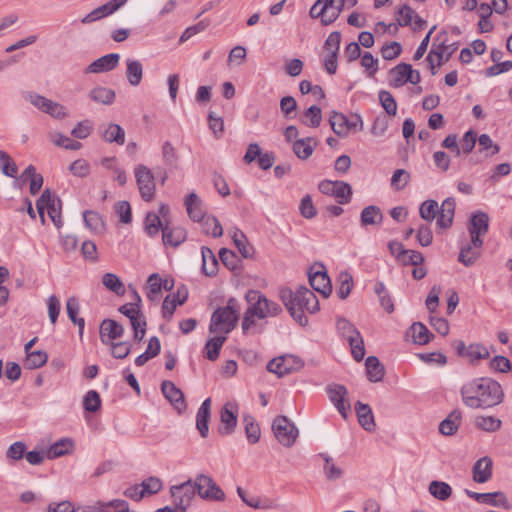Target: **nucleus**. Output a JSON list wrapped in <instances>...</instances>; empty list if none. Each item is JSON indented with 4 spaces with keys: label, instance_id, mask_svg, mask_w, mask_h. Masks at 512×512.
Listing matches in <instances>:
<instances>
[{
    "label": "nucleus",
    "instance_id": "nucleus-1",
    "mask_svg": "<svg viewBox=\"0 0 512 512\" xmlns=\"http://www.w3.org/2000/svg\"><path fill=\"white\" fill-rule=\"evenodd\" d=\"M463 403L472 409H487L499 405L504 398L501 385L488 377L477 378L461 388Z\"/></svg>",
    "mask_w": 512,
    "mask_h": 512
},
{
    "label": "nucleus",
    "instance_id": "nucleus-2",
    "mask_svg": "<svg viewBox=\"0 0 512 512\" xmlns=\"http://www.w3.org/2000/svg\"><path fill=\"white\" fill-rule=\"evenodd\" d=\"M280 298L292 318L301 326L308 324L305 311L315 313L319 310L317 296L306 287H299L296 291L287 287L281 288Z\"/></svg>",
    "mask_w": 512,
    "mask_h": 512
},
{
    "label": "nucleus",
    "instance_id": "nucleus-3",
    "mask_svg": "<svg viewBox=\"0 0 512 512\" xmlns=\"http://www.w3.org/2000/svg\"><path fill=\"white\" fill-rule=\"evenodd\" d=\"M456 202L454 198H446L441 206L432 199L423 201L419 207L420 217L429 223L436 219L437 227L448 229L451 227L455 214Z\"/></svg>",
    "mask_w": 512,
    "mask_h": 512
},
{
    "label": "nucleus",
    "instance_id": "nucleus-4",
    "mask_svg": "<svg viewBox=\"0 0 512 512\" xmlns=\"http://www.w3.org/2000/svg\"><path fill=\"white\" fill-rule=\"evenodd\" d=\"M239 319V304L235 298H229L226 305L218 307L211 315L209 332L225 336L235 328Z\"/></svg>",
    "mask_w": 512,
    "mask_h": 512
},
{
    "label": "nucleus",
    "instance_id": "nucleus-5",
    "mask_svg": "<svg viewBox=\"0 0 512 512\" xmlns=\"http://www.w3.org/2000/svg\"><path fill=\"white\" fill-rule=\"evenodd\" d=\"M345 5V0H317L310 8L309 16L320 19L324 26L335 22L340 16Z\"/></svg>",
    "mask_w": 512,
    "mask_h": 512
},
{
    "label": "nucleus",
    "instance_id": "nucleus-6",
    "mask_svg": "<svg viewBox=\"0 0 512 512\" xmlns=\"http://www.w3.org/2000/svg\"><path fill=\"white\" fill-rule=\"evenodd\" d=\"M249 304V313L255 314L259 319L277 316L282 308L273 301L268 300L265 295L256 290H249L246 294Z\"/></svg>",
    "mask_w": 512,
    "mask_h": 512
},
{
    "label": "nucleus",
    "instance_id": "nucleus-7",
    "mask_svg": "<svg viewBox=\"0 0 512 512\" xmlns=\"http://www.w3.org/2000/svg\"><path fill=\"white\" fill-rule=\"evenodd\" d=\"M337 330L348 341L353 358L361 361L365 356V347L360 332L345 318L337 320Z\"/></svg>",
    "mask_w": 512,
    "mask_h": 512
},
{
    "label": "nucleus",
    "instance_id": "nucleus-8",
    "mask_svg": "<svg viewBox=\"0 0 512 512\" xmlns=\"http://www.w3.org/2000/svg\"><path fill=\"white\" fill-rule=\"evenodd\" d=\"M441 42L438 44V46L435 48L436 43L433 44V48L431 49L430 53L428 54L426 60L428 61L430 65L431 74L435 75L437 73L436 66H441L442 60L448 61L452 54L457 50L458 44L452 43L449 45L445 44V38H446V32H441L435 39V41H439L441 38Z\"/></svg>",
    "mask_w": 512,
    "mask_h": 512
},
{
    "label": "nucleus",
    "instance_id": "nucleus-9",
    "mask_svg": "<svg viewBox=\"0 0 512 512\" xmlns=\"http://www.w3.org/2000/svg\"><path fill=\"white\" fill-rule=\"evenodd\" d=\"M134 174L141 198L146 202L152 201L156 192L155 177L152 171L147 166L139 164L135 167Z\"/></svg>",
    "mask_w": 512,
    "mask_h": 512
},
{
    "label": "nucleus",
    "instance_id": "nucleus-10",
    "mask_svg": "<svg viewBox=\"0 0 512 512\" xmlns=\"http://www.w3.org/2000/svg\"><path fill=\"white\" fill-rule=\"evenodd\" d=\"M197 494L207 501H224L225 493L216 482L206 474H199L195 478Z\"/></svg>",
    "mask_w": 512,
    "mask_h": 512
},
{
    "label": "nucleus",
    "instance_id": "nucleus-11",
    "mask_svg": "<svg viewBox=\"0 0 512 512\" xmlns=\"http://www.w3.org/2000/svg\"><path fill=\"white\" fill-rule=\"evenodd\" d=\"M197 493V488L195 485V481L192 482L191 479L177 485H172L170 487V495L172 498V502L176 507H179L184 512L190 506L192 500L194 499Z\"/></svg>",
    "mask_w": 512,
    "mask_h": 512
},
{
    "label": "nucleus",
    "instance_id": "nucleus-12",
    "mask_svg": "<svg viewBox=\"0 0 512 512\" xmlns=\"http://www.w3.org/2000/svg\"><path fill=\"white\" fill-rule=\"evenodd\" d=\"M272 429L276 439L285 447H291L298 437L297 428L286 416L276 417Z\"/></svg>",
    "mask_w": 512,
    "mask_h": 512
},
{
    "label": "nucleus",
    "instance_id": "nucleus-13",
    "mask_svg": "<svg viewBox=\"0 0 512 512\" xmlns=\"http://www.w3.org/2000/svg\"><path fill=\"white\" fill-rule=\"evenodd\" d=\"M303 362L300 358L293 355H286L276 357L267 363V370L270 373L276 374L278 377L290 374L303 367Z\"/></svg>",
    "mask_w": 512,
    "mask_h": 512
},
{
    "label": "nucleus",
    "instance_id": "nucleus-14",
    "mask_svg": "<svg viewBox=\"0 0 512 512\" xmlns=\"http://www.w3.org/2000/svg\"><path fill=\"white\" fill-rule=\"evenodd\" d=\"M319 191L325 195L333 196L339 204H347L352 197L351 186L343 181L324 180L319 183Z\"/></svg>",
    "mask_w": 512,
    "mask_h": 512
},
{
    "label": "nucleus",
    "instance_id": "nucleus-15",
    "mask_svg": "<svg viewBox=\"0 0 512 512\" xmlns=\"http://www.w3.org/2000/svg\"><path fill=\"white\" fill-rule=\"evenodd\" d=\"M489 218L484 212H477L472 215L468 231L471 236L472 244L476 248H482L483 240L480 238L488 232Z\"/></svg>",
    "mask_w": 512,
    "mask_h": 512
},
{
    "label": "nucleus",
    "instance_id": "nucleus-16",
    "mask_svg": "<svg viewBox=\"0 0 512 512\" xmlns=\"http://www.w3.org/2000/svg\"><path fill=\"white\" fill-rule=\"evenodd\" d=\"M238 407L236 404L228 402L220 411V426L218 432L221 435H230L237 426Z\"/></svg>",
    "mask_w": 512,
    "mask_h": 512
},
{
    "label": "nucleus",
    "instance_id": "nucleus-17",
    "mask_svg": "<svg viewBox=\"0 0 512 512\" xmlns=\"http://www.w3.org/2000/svg\"><path fill=\"white\" fill-rule=\"evenodd\" d=\"M327 393L338 412L344 419H346L351 408L347 398L348 391L346 387L340 384H334L327 388Z\"/></svg>",
    "mask_w": 512,
    "mask_h": 512
},
{
    "label": "nucleus",
    "instance_id": "nucleus-18",
    "mask_svg": "<svg viewBox=\"0 0 512 512\" xmlns=\"http://www.w3.org/2000/svg\"><path fill=\"white\" fill-rule=\"evenodd\" d=\"M128 0H110L107 3L93 9L81 19V23L90 24L103 19L120 9Z\"/></svg>",
    "mask_w": 512,
    "mask_h": 512
},
{
    "label": "nucleus",
    "instance_id": "nucleus-19",
    "mask_svg": "<svg viewBox=\"0 0 512 512\" xmlns=\"http://www.w3.org/2000/svg\"><path fill=\"white\" fill-rule=\"evenodd\" d=\"M119 61L120 55L118 53L106 54L89 64L85 69V73L99 74L112 71L118 66Z\"/></svg>",
    "mask_w": 512,
    "mask_h": 512
},
{
    "label": "nucleus",
    "instance_id": "nucleus-20",
    "mask_svg": "<svg viewBox=\"0 0 512 512\" xmlns=\"http://www.w3.org/2000/svg\"><path fill=\"white\" fill-rule=\"evenodd\" d=\"M466 494L470 498H473L480 503H486L505 510L509 509L511 506L506 495L500 491L491 493H477L466 490Z\"/></svg>",
    "mask_w": 512,
    "mask_h": 512
},
{
    "label": "nucleus",
    "instance_id": "nucleus-21",
    "mask_svg": "<svg viewBox=\"0 0 512 512\" xmlns=\"http://www.w3.org/2000/svg\"><path fill=\"white\" fill-rule=\"evenodd\" d=\"M161 390L165 398L178 412H182L186 409L184 394L173 382L168 380L163 381L161 384Z\"/></svg>",
    "mask_w": 512,
    "mask_h": 512
},
{
    "label": "nucleus",
    "instance_id": "nucleus-22",
    "mask_svg": "<svg viewBox=\"0 0 512 512\" xmlns=\"http://www.w3.org/2000/svg\"><path fill=\"white\" fill-rule=\"evenodd\" d=\"M100 338L103 344L120 338L124 334V327L112 319H104L100 325Z\"/></svg>",
    "mask_w": 512,
    "mask_h": 512
},
{
    "label": "nucleus",
    "instance_id": "nucleus-23",
    "mask_svg": "<svg viewBox=\"0 0 512 512\" xmlns=\"http://www.w3.org/2000/svg\"><path fill=\"white\" fill-rule=\"evenodd\" d=\"M492 459L488 456L482 457L476 461L473 466V480L476 483H485L492 477Z\"/></svg>",
    "mask_w": 512,
    "mask_h": 512
},
{
    "label": "nucleus",
    "instance_id": "nucleus-24",
    "mask_svg": "<svg viewBox=\"0 0 512 512\" xmlns=\"http://www.w3.org/2000/svg\"><path fill=\"white\" fill-rule=\"evenodd\" d=\"M187 238V232L182 227H170L165 224L162 227V241L164 245L177 247L182 244Z\"/></svg>",
    "mask_w": 512,
    "mask_h": 512
},
{
    "label": "nucleus",
    "instance_id": "nucleus-25",
    "mask_svg": "<svg viewBox=\"0 0 512 512\" xmlns=\"http://www.w3.org/2000/svg\"><path fill=\"white\" fill-rule=\"evenodd\" d=\"M211 417V399L207 398L199 407L196 415V428L203 438H206L209 432V420Z\"/></svg>",
    "mask_w": 512,
    "mask_h": 512
},
{
    "label": "nucleus",
    "instance_id": "nucleus-26",
    "mask_svg": "<svg viewBox=\"0 0 512 512\" xmlns=\"http://www.w3.org/2000/svg\"><path fill=\"white\" fill-rule=\"evenodd\" d=\"M309 282L312 288L315 291L321 293L324 297H328L332 292L330 278L326 271H316L314 273H310Z\"/></svg>",
    "mask_w": 512,
    "mask_h": 512
},
{
    "label": "nucleus",
    "instance_id": "nucleus-27",
    "mask_svg": "<svg viewBox=\"0 0 512 512\" xmlns=\"http://www.w3.org/2000/svg\"><path fill=\"white\" fill-rule=\"evenodd\" d=\"M184 204L190 219L195 222H201L204 219L205 214L202 201L196 193H190L185 198Z\"/></svg>",
    "mask_w": 512,
    "mask_h": 512
},
{
    "label": "nucleus",
    "instance_id": "nucleus-28",
    "mask_svg": "<svg viewBox=\"0 0 512 512\" xmlns=\"http://www.w3.org/2000/svg\"><path fill=\"white\" fill-rule=\"evenodd\" d=\"M125 76L131 86H139L143 78V64L133 58L126 59Z\"/></svg>",
    "mask_w": 512,
    "mask_h": 512
},
{
    "label": "nucleus",
    "instance_id": "nucleus-29",
    "mask_svg": "<svg viewBox=\"0 0 512 512\" xmlns=\"http://www.w3.org/2000/svg\"><path fill=\"white\" fill-rule=\"evenodd\" d=\"M88 98L98 104L111 105L115 101L116 94L111 88L96 86L89 91Z\"/></svg>",
    "mask_w": 512,
    "mask_h": 512
},
{
    "label": "nucleus",
    "instance_id": "nucleus-30",
    "mask_svg": "<svg viewBox=\"0 0 512 512\" xmlns=\"http://www.w3.org/2000/svg\"><path fill=\"white\" fill-rule=\"evenodd\" d=\"M66 311L70 321L78 326L79 336L82 338L85 327V320L82 317H78L80 312V304L76 297L72 296L67 299Z\"/></svg>",
    "mask_w": 512,
    "mask_h": 512
},
{
    "label": "nucleus",
    "instance_id": "nucleus-31",
    "mask_svg": "<svg viewBox=\"0 0 512 512\" xmlns=\"http://www.w3.org/2000/svg\"><path fill=\"white\" fill-rule=\"evenodd\" d=\"M355 410L358 417L359 424L366 430L372 431L375 428L374 416L368 404L360 401L356 402Z\"/></svg>",
    "mask_w": 512,
    "mask_h": 512
},
{
    "label": "nucleus",
    "instance_id": "nucleus-32",
    "mask_svg": "<svg viewBox=\"0 0 512 512\" xmlns=\"http://www.w3.org/2000/svg\"><path fill=\"white\" fill-rule=\"evenodd\" d=\"M317 145V141L313 137H306L296 140L292 149L295 155L302 160L308 159Z\"/></svg>",
    "mask_w": 512,
    "mask_h": 512
},
{
    "label": "nucleus",
    "instance_id": "nucleus-33",
    "mask_svg": "<svg viewBox=\"0 0 512 512\" xmlns=\"http://www.w3.org/2000/svg\"><path fill=\"white\" fill-rule=\"evenodd\" d=\"M461 412L459 410L452 411L440 424L439 432L445 436L455 434L461 423Z\"/></svg>",
    "mask_w": 512,
    "mask_h": 512
},
{
    "label": "nucleus",
    "instance_id": "nucleus-34",
    "mask_svg": "<svg viewBox=\"0 0 512 512\" xmlns=\"http://www.w3.org/2000/svg\"><path fill=\"white\" fill-rule=\"evenodd\" d=\"M366 373L370 382H380L385 374L384 366L379 362L375 356L367 357L365 361Z\"/></svg>",
    "mask_w": 512,
    "mask_h": 512
},
{
    "label": "nucleus",
    "instance_id": "nucleus-35",
    "mask_svg": "<svg viewBox=\"0 0 512 512\" xmlns=\"http://www.w3.org/2000/svg\"><path fill=\"white\" fill-rule=\"evenodd\" d=\"M333 132L339 137H346L350 132L349 120L339 112L333 111L329 119Z\"/></svg>",
    "mask_w": 512,
    "mask_h": 512
},
{
    "label": "nucleus",
    "instance_id": "nucleus-36",
    "mask_svg": "<svg viewBox=\"0 0 512 512\" xmlns=\"http://www.w3.org/2000/svg\"><path fill=\"white\" fill-rule=\"evenodd\" d=\"M383 214L381 209L375 205L365 207L360 215V222L362 226L379 225L382 223Z\"/></svg>",
    "mask_w": 512,
    "mask_h": 512
},
{
    "label": "nucleus",
    "instance_id": "nucleus-37",
    "mask_svg": "<svg viewBox=\"0 0 512 512\" xmlns=\"http://www.w3.org/2000/svg\"><path fill=\"white\" fill-rule=\"evenodd\" d=\"M201 254H202V272L206 276H213L216 274L218 269V260L216 256L214 255L213 251L203 246L201 248Z\"/></svg>",
    "mask_w": 512,
    "mask_h": 512
},
{
    "label": "nucleus",
    "instance_id": "nucleus-38",
    "mask_svg": "<svg viewBox=\"0 0 512 512\" xmlns=\"http://www.w3.org/2000/svg\"><path fill=\"white\" fill-rule=\"evenodd\" d=\"M319 457L324 461L323 472L328 481H336L343 476V470L332 457L324 453L319 454Z\"/></svg>",
    "mask_w": 512,
    "mask_h": 512
},
{
    "label": "nucleus",
    "instance_id": "nucleus-39",
    "mask_svg": "<svg viewBox=\"0 0 512 512\" xmlns=\"http://www.w3.org/2000/svg\"><path fill=\"white\" fill-rule=\"evenodd\" d=\"M226 339L227 338L225 336L220 335H215L214 337L209 338L204 348L205 357L210 361L217 360L220 354V350Z\"/></svg>",
    "mask_w": 512,
    "mask_h": 512
},
{
    "label": "nucleus",
    "instance_id": "nucleus-40",
    "mask_svg": "<svg viewBox=\"0 0 512 512\" xmlns=\"http://www.w3.org/2000/svg\"><path fill=\"white\" fill-rule=\"evenodd\" d=\"M411 73V65L401 63L390 70L391 85L400 87L407 83V77Z\"/></svg>",
    "mask_w": 512,
    "mask_h": 512
},
{
    "label": "nucleus",
    "instance_id": "nucleus-41",
    "mask_svg": "<svg viewBox=\"0 0 512 512\" xmlns=\"http://www.w3.org/2000/svg\"><path fill=\"white\" fill-rule=\"evenodd\" d=\"M474 425L485 432H496L502 426V421L494 416H477Z\"/></svg>",
    "mask_w": 512,
    "mask_h": 512
},
{
    "label": "nucleus",
    "instance_id": "nucleus-42",
    "mask_svg": "<svg viewBox=\"0 0 512 512\" xmlns=\"http://www.w3.org/2000/svg\"><path fill=\"white\" fill-rule=\"evenodd\" d=\"M73 442L68 438L61 439L50 446L47 451V456L50 459L61 457L70 453L73 450Z\"/></svg>",
    "mask_w": 512,
    "mask_h": 512
},
{
    "label": "nucleus",
    "instance_id": "nucleus-43",
    "mask_svg": "<svg viewBox=\"0 0 512 512\" xmlns=\"http://www.w3.org/2000/svg\"><path fill=\"white\" fill-rule=\"evenodd\" d=\"M103 138L109 143L116 142L119 145H123L125 142V132L120 125L110 123L103 131Z\"/></svg>",
    "mask_w": 512,
    "mask_h": 512
},
{
    "label": "nucleus",
    "instance_id": "nucleus-44",
    "mask_svg": "<svg viewBox=\"0 0 512 512\" xmlns=\"http://www.w3.org/2000/svg\"><path fill=\"white\" fill-rule=\"evenodd\" d=\"M186 300V295L182 299L179 297V292L176 294H170L165 297L162 304V314L166 319H170L178 305H182Z\"/></svg>",
    "mask_w": 512,
    "mask_h": 512
},
{
    "label": "nucleus",
    "instance_id": "nucleus-45",
    "mask_svg": "<svg viewBox=\"0 0 512 512\" xmlns=\"http://www.w3.org/2000/svg\"><path fill=\"white\" fill-rule=\"evenodd\" d=\"M102 284L116 295L125 294V286L120 278L114 273H105L102 276Z\"/></svg>",
    "mask_w": 512,
    "mask_h": 512
},
{
    "label": "nucleus",
    "instance_id": "nucleus-46",
    "mask_svg": "<svg viewBox=\"0 0 512 512\" xmlns=\"http://www.w3.org/2000/svg\"><path fill=\"white\" fill-rule=\"evenodd\" d=\"M429 492L436 499L445 501L451 496L452 488L446 482L432 481L429 484Z\"/></svg>",
    "mask_w": 512,
    "mask_h": 512
},
{
    "label": "nucleus",
    "instance_id": "nucleus-47",
    "mask_svg": "<svg viewBox=\"0 0 512 512\" xmlns=\"http://www.w3.org/2000/svg\"><path fill=\"white\" fill-rule=\"evenodd\" d=\"M413 341L417 344L424 345L430 341L432 334L427 327L420 322H415L410 327Z\"/></svg>",
    "mask_w": 512,
    "mask_h": 512
},
{
    "label": "nucleus",
    "instance_id": "nucleus-48",
    "mask_svg": "<svg viewBox=\"0 0 512 512\" xmlns=\"http://www.w3.org/2000/svg\"><path fill=\"white\" fill-rule=\"evenodd\" d=\"M480 249L476 248L472 242L461 248L458 260L465 266H471L480 256Z\"/></svg>",
    "mask_w": 512,
    "mask_h": 512
},
{
    "label": "nucleus",
    "instance_id": "nucleus-49",
    "mask_svg": "<svg viewBox=\"0 0 512 512\" xmlns=\"http://www.w3.org/2000/svg\"><path fill=\"white\" fill-rule=\"evenodd\" d=\"M162 227H164V225L160 219V216L157 213H147L144 220V228L146 233L150 237L156 236L159 233V230H162Z\"/></svg>",
    "mask_w": 512,
    "mask_h": 512
},
{
    "label": "nucleus",
    "instance_id": "nucleus-50",
    "mask_svg": "<svg viewBox=\"0 0 512 512\" xmlns=\"http://www.w3.org/2000/svg\"><path fill=\"white\" fill-rule=\"evenodd\" d=\"M338 282L337 295L340 299H346L353 288V277L347 271H343L339 274Z\"/></svg>",
    "mask_w": 512,
    "mask_h": 512
},
{
    "label": "nucleus",
    "instance_id": "nucleus-51",
    "mask_svg": "<svg viewBox=\"0 0 512 512\" xmlns=\"http://www.w3.org/2000/svg\"><path fill=\"white\" fill-rule=\"evenodd\" d=\"M243 422L245 424V433L248 441L251 444H255L260 439V427L255 422L254 418L250 415H245L243 417Z\"/></svg>",
    "mask_w": 512,
    "mask_h": 512
},
{
    "label": "nucleus",
    "instance_id": "nucleus-52",
    "mask_svg": "<svg viewBox=\"0 0 512 512\" xmlns=\"http://www.w3.org/2000/svg\"><path fill=\"white\" fill-rule=\"evenodd\" d=\"M83 218L85 225L93 232L99 233L104 230V222L99 213L95 211H85Z\"/></svg>",
    "mask_w": 512,
    "mask_h": 512
},
{
    "label": "nucleus",
    "instance_id": "nucleus-53",
    "mask_svg": "<svg viewBox=\"0 0 512 512\" xmlns=\"http://www.w3.org/2000/svg\"><path fill=\"white\" fill-rule=\"evenodd\" d=\"M48 355L45 351H32L26 355L25 366L28 369H37L46 364Z\"/></svg>",
    "mask_w": 512,
    "mask_h": 512
},
{
    "label": "nucleus",
    "instance_id": "nucleus-54",
    "mask_svg": "<svg viewBox=\"0 0 512 512\" xmlns=\"http://www.w3.org/2000/svg\"><path fill=\"white\" fill-rule=\"evenodd\" d=\"M374 291L378 295L380 304L385 309V311L387 313H392L395 308L392 298L390 297L385 285L382 282L376 283Z\"/></svg>",
    "mask_w": 512,
    "mask_h": 512
},
{
    "label": "nucleus",
    "instance_id": "nucleus-55",
    "mask_svg": "<svg viewBox=\"0 0 512 512\" xmlns=\"http://www.w3.org/2000/svg\"><path fill=\"white\" fill-rule=\"evenodd\" d=\"M201 222L203 232L206 235H211L214 238L222 236L223 229L217 218L208 216L204 217V219Z\"/></svg>",
    "mask_w": 512,
    "mask_h": 512
},
{
    "label": "nucleus",
    "instance_id": "nucleus-56",
    "mask_svg": "<svg viewBox=\"0 0 512 512\" xmlns=\"http://www.w3.org/2000/svg\"><path fill=\"white\" fill-rule=\"evenodd\" d=\"M304 118L305 119L302 120L304 125L313 128L318 127L322 121L321 108L316 105H312L305 111Z\"/></svg>",
    "mask_w": 512,
    "mask_h": 512
},
{
    "label": "nucleus",
    "instance_id": "nucleus-57",
    "mask_svg": "<svg viewBox=\"0 0 512 512\" xmlns=\"http://www.w3.org/2000/svg\"><path fill=\"white\" fill-rule=\"evenodd\" d=\"M148 292L147 298L151 301L158 299L159 294L162 290V278L157 273H153L148 277L147 280Z\"/></svg>",
    "mask_w": 512,
    "mask_h": 512
},
{
    "label": "nucleus",
    "instance_id": "nucleus-58",
    "mask_svg": "<svg viewBox=\"0 0 512 512\" xmlns=\"http://www.w3.org/2000/svg\"><path fill=\"white\" fill-rule=\"evenodd\" d=\"M49 137L56 146L63 147L67 150H78L82 147L80 142L74 141L61 133H51Z\"/></svg>",
    "mask_w": 512,
    "mask_h": 512
},
{
    "label": "nucleus",
    "instance_id": "nucleus-59",
    "mask_svg": "<svg viewBox=\"0 0 512 512\" xmlns=\"http://www.w3.org/2000/svg\"><path fill=\"white\" fill-rule=\"evenodd\" d=\"M84 409L88 412H97L101 407V398L97 391L90 390L83 399Z\"/></svg>",
    "mask_w": 512,
    "mask_h": 512
},
{
    "label": "nucleus",
    "instance_id": "nucleus-60",
    "mask_svg": "<svg viewBox=\"0 0 512 512\" xmlns=\"http://www.w3.org/2000/svg\"><path fill=\"white\" fill-rule=\"evenodd\" d=\"M379 100L387 114H389L390 116L396 115L397 103H396V100L394 99L393 95L390 92L385 91V90L380 91L379 92Z\"/></svg>",
    "mask_w": 512,
    "mask_h": 512
},
{
    "label": "nucleus",
    "instance_id": "nucleus-61",
    "mask_svg": "<svg viewBox=\"0 0 512 512\" xmlns=\"http://www.w3.org/2000/svg\"><path fill=\"white\" fill-rule=\"evenodd\" d=\"M233 241L243 257L248 258L252 255V247L248 244L247 238L240 230H236L233 234Z\"/></svg>",
    "mask_w": 512,
    "mask_h": 512
},
{
    "label": "nucleus",
    "instance_id": "nucleus-62",
    "mask_svg": "<svg viewBox=\"0 0 512 512\" xmlns=\"http://www.w3.org/2000/svg\"><path fill=\"white\" fill-rule=\"evenodd\" d=\"M410 180V174L404 169H397L391 177V186L393 189L399 191L406 187Z\"/></svg>",
    "mask_w": 512,
    "mask_h": 512
},
{
    "label": "nucleus",
    "instance_id": "nucleus-63",
    "mask_svg": "<svg viewBox=\"0 0 512 512\" xmlns=\"http://www.w3.org/2000/svg\"><path fill=\"white\" fill-rule=\"evenodd\" d=\"M0 161L2 173L8 177H15L18 172L17 165L5 151L0 150Z\"/></svg>",
    "mask_w": 512,
    "mask_h": 512
},
{
    "label": "nucleus",
    "instance_id": "nucleus-64",
    "mask_svg": "<svg viewBox=\"0 0 512 512\" xmlns=\"http://www.w3.org/2000/svg\"><path fill=\"white\" fill-rule=\"evenodd\" d=\"M162 156H163L164 162L167 165H169L171 167L177 166L179 157L177 155L176 149L174 148V146L172 145L171 142H169V141L164 142V144L162 146Z\"/></svg>",
    "mask_w": 512,
    "mask_h": 512
}]
</instances>
